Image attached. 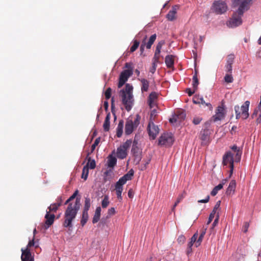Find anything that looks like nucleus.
Segmentation results:
<instances>
[{"mask_svg":"<svg viewBox=\"0 0 261 261\" xmlns=\"http://www.w3.org/2000/svg\"><path fill=\"white\" fill-rule=\"evenodd\" d=\"M80 199L76 198L74 203H69L65 211L63 225L64 227H72V221L75 219L79 210L80 208Z\"/></svg>","mask_w":261,"mask_h":261,"instance_id":"f257e3e1","label":"nucleus"},{"mask_svg":"<svg viewBox=\"0 0 261 261\" xmlns=\"http://www.w3.org/2000/svg\"><path fill=\"white\" fill-rule=\"evenodd\" d=\"M133 87L129 84H126L125 89L120 90L122 103L127 111H129L133 105L134 99L133 95Z\"/></svg>","mask_w":261,"mask_h":261,"instance_id":"f03ea898","label":"nucleus"},{"mask_svg":"<svg viewBox=\"0 0 261 261\" xmlns=\"http://www.w3.org/2000/svg\"><path fill=\"white\" fill-rule=\"evenodd\" d=\"M249 105L250 102L247 100L241 107L239 106L234 107L236 119H238L242 117L243 119H246L249 117Z\"/></svg>","mask_w":261,"mask_h":261,"instance_id":"7ed1b4c3","label":"nucleus"},{"mask_svg":"<svg viewBox=\"0 0 261 261\" xmlns=\"http://www.w3.org/2000/svg\"><path fill=\"white\" fill-rule=\"evenodd\" d=\"M210 122H206L204 125V128L200 132L199 138L201 141L202 145H207L210 142V135L212 132L210 129Z\"/></svg>","mask_w":261,"mask_h":261,"instance_id":"20e7f679","label":"nucleus"},{"mask_svg":"<svg viewBox=\"0 0 261 261\" xmlns=\"http://www.w3.org/2000/svg\"><path fill=\"white\" fill-rule=\"evenodd\" d=\"M235 162L234 158L230 151L226 152L223 156L222 164L224 166L228 165L230 167L229 175L228 178H230L233 171V163Z\"/></svg>","mask_w":261,"mask_h":261,"instance_id":"39448f33","label":"nucleus"},{"mask_svg":"<svg viewBox=\"0 0 261 261\" xmlns=\"http://www.w3.org/2000/svg\"><path fill=\"white\" fill-rule=\"evenodd\" d=\"M252 0H233V5L234 6L239 5L237 10L240 15H243L245 11H247L251 4Z\"/></svg>","mask_w":261,"mask_h":261,"instance_id":"423d86ee","label":"nucleus"},{"mask_svg":"<svg viewBox=\"0 0 261 261\" xmlns=\"http://www.w3.org/2000/svg\"><path fill=\"white\" fill-rule=\"evenodd\" d=\"M174 139L171 133H164L159 138V145L170 146L172 145Z\"/></svg>","mask_w":261,"mask_h":261,"instance_id":"0eeeda50","label":"nucleus"},{"mask_svg":"<svg viewBox=\"0 0 261 261\" xmlns=\"http://www.w3.org/2000/svg\"><path fill=\"white\" fill-rule=\"evenodd\" d=\"M213 9L217 14H221L226 11L227 7L225 3L219 1L213 3Z\"/></svg>","mask_w":261,"mask_h":261,"instance_id":"6e6552de","label":"nucleus"},{"mask_svg":"<svg viewBox=\"0 0 261 261\" xmlns=\"http://www.w3.org/2000/svg\"><path fill=\"white\" fill-rule=\"evenodd\" d=\"M132 74L133 71L131 70H123L120 74L118 87L121 88Z\"/></svg>","mask_w":261,"mask_h":261,"instance_id":"1a4fd4ad","label":"nucleus"},{"mask_svg":"<svg viewBox=\"0 0 261 261\" xmlns=\"http://www.w3.org/2000/svg\"><path fill=\"white\" fill-rule=\"evenodd\" d=\"M238 11L234 13L232 18L229 21V26L230 27H236L241 25L242 23V16Z\"/></svg>","mask_w":261,"mask_h":261,"instance_id":"9d476101","label":"nucleus"},{"mask_svg":"<svg viewBox=\"0 0 261 261\" xmlns=\"http://www.w3.org/2000/svg\"><path fill=\"white\" fill-rule=\"evenodd\" d=\"M147 129L150 137L154 140L159 132L158 126L155 125L153 122L149 121L147 126Z\"/></svg>","mask_w":261,"mask_h":261,"instance_id":"9b49d317","label":"nucleus"},{"mask_svg":"<svg viewBox=\"0 0 261 261\" xmlns=\"http://www.w3.org/2000/svg\"><path fill=\"white\" fill-rule=\"evenodd\" d=\"M225 111L223 106H219L216 111V114L213 116L212 119L214 122L221 120L225 117Z\"/></svg>","mask_w":261,"mask_h":261,"instance_id":"f8f14e48","label":"nucleus"},{"mask_svg":"<svg viewBox=\"0 0 261 261\" xmlns=\"http://www.w3.org/2000/svg\"><path fill=\"white\" fill-rule=\"evenodd\" d=\"M21 259L22 261H34L33 258L32 257L30 250L28 248L21 249Z\"/></svg>","mask_w":261,"mask_h":261,"instance_id":"ddd939ff","label":"nucleus"},{"mask_svg":"<svg viewBox=\"0 0 261 261\" xmlns=\"http://www.w3.org/2000/svg\"><path fill=\"white\" fill-rule=\"evenodd\" d=\"M179 7L178 5H174L172 7L171 10L169 11L166 15V18L168 20L173 21L176 19V14Z\"/></svg>","mask_w":261,"mask_h":261,"instance_id":"4468645a","label":"nucleus"},{"mask_svg":"<svg viewBox=\"0 0 261 261\" xmlns=\"http://www.w3.org/2000/svg\"><path fill=\"white\" fill-rule=\"evenodd\" d=\"M158 97V94L155 92H152L149 95L148 97L147 102L150 109H152L154 106H155L156 103L155 101Z\"/></svg>","mask_w":261,"mask_h":261,"instance_id":"2eb2a0df","label":"nucleus"},{"mask_svg":"<svg viewBox=\"0 0 261 261\" xmlns=\"http://www.w3.org/2000/svg\"><path fill=\"white\" fill-rule=\"evenodd\" d=\"M135 128L136 127L133 125V120H127L125 125V134L126 135H129L133 132Z\"/></svg>","mask_w":261,"mask_h":261,"instance_id":"dca6fc26","label":"nucleus"},{"mask_svg":"<svg viewBox=\"0 0 261 261\" xmlns=\"http://www.w3.org/2000/svg\"><path fill=\"white\" fill-rule=\"evenodd\" d=\"M45 218L46 220L45 222L46 228H48L54 223L55 218V215L53 214H50L49 213L46 212V215L45 216Z\"/></svg>","mask_w":261,"mask_h":261,"instance_id":"f3484780","label":"nucleus"},{"mask_svg":"<svg viewBox=\"0 0 261 261\" xmlns=\"http://www.w3.org/2000/svg\"><path fill=\"white\" fill-rule=\"evenodd\" d=\"M221 201H218L216 204L215 205V206L212 212V213L210 214L208 218V220L206 224L208 225L210 224L211 222L212 221L213 219H214L215 217V215L216 214L217 210L219 208L220 206Z\"/></svg>","mask_w":261,"mask_h":261,"instance_id":"a211bd4d","label":"nucleus"},{"mask_svg":"<svg viewBox=\"0 0 261 261\" xmlns=\"http://www.w3.org/2000/svg\"><path fill=\"white\" fill-rule=\"evenodd\" d=\"M236 188V182L235 180H232L229 182V186L226 191L227 195H233L234 193Z\"/></svg>","mask_w":261,"mask_h":261,"instance_id":"6ab92c4d","label":"nucleus"},{"mask_svg":"<svg viewBox=\"0 0 261 261\" xmlns=\"http://www.w3.org/2000/svg\"><path fill=\"white\" fill-rule=\"evenodd\" d=\"M134 171L133 169H130L126 174L124 175L122 177L119 178L120 182H123L125 184L127 180L132 179V176L134 175Z\"/></svg>","mask_w":261,"mask_h":261,"instance_id":"aec40b11","label":"nucleus"},{"mask_svg":"<svg viewBox=\"0 0 261 261\" xmlns=\"http://www.w3.org/2000/svg\"><path fill=\"white\" fill-rule=\"evenodd\" d=\"M231 148L236 153L234 157L235 162H239L241 160L242 151L236 145L232 146Z\"/></svg>","mask_w":261,"mask_h":261,"instance_id":"412c9836","label":"nucleus"},{"mask_svg":"<svg viewBox=\"0 0 261 261\" xmlns=\"http://www.w3.org/2000/svg\"><path fill=\"white\" fill-rule=\"evenodd\" d=\"M141 83V92L144 93V92L148 91L149 89V82L148 80L145 79H139Z\"/></svg>","mask_w":261,"mask_h":261,"instance_id":"4be33fe9","label":"nucleus"},{"mask_svg":"<svg viewBox=\"0 0 261 261\" xmlns=\"http://www.w3.org/2000/svg\"><path fill=\"white\" fill-rule=\"evenodd\" d=\"M117 156L120 159H123L125 158L127 155V150L119 147L117 149Z\"/></svg>","mask_w":261,"mask_h":261,"instance_id":"5701e85b","label":"nucleus"},{"mask_svg":"<svg viewBox=\"0 0 261 261\" xmlns=\"http://www.w3.org/2000/svg\"><path fill=\"white\" fill-rule=\"evenodd\" d=\"M206 229H207V228L204 227H203L201 228V229H200L199 237L195 244V246L196 247H198L201 244V243L203 240V237H204V235L205 234Z\"/></svg>","mask_w":261,"mask_h":261,"instance_id":"b1692460","label":"nucleus"},{"mask_svg":"<svg viewBox=\"0 0 261 261\" xmlns=\"http://www.w3.org/2000/svg\"><path fill=\"white\" fill-rule=\"evenodd\" d=\"M174 57L173 55H167L165 57V62L168 68H171L174 65Z\"/></svg>","mask_w":261,"mask_h":261,"instance_id":"393cba45","label":"nucleus"},{"mask_svg":"<svg viewBox=\"0 0 261 261\" xmlns=\"http://www.w3.org/2000/svg\"><path fill=\"white\" fill-rule=\"evenodd\" d=\"M110 118L111 114L110 113H108L106 116L103 124V128L105 132H108L110 129Z\"/></svg>","mask_w":261,"mask_h":261,"instance_id":"a878e982","label":"nucleus"},{"mask_svg":"<svg viewBox=\"0 0 261 261\" xmlns=\"http://www.w3.org/2000/svg\"><path fill=\"white\" fill-rule=\"evenodd\" d=\"M116 158L115 156H113L112 155H109L108 157V166L110 168H113L114 166L116 165Z\"/></svg>","mask_w":261,"mask_h":261,"instance_id":"bb28decb","label":"nucleus"},{"mask_svg":"<svg viewBox=\"0 0 261 261\" xmlns=\"http://www.w3.org/2000/svg\"><path fill=\"white\" fill-rule=\"evenodd\" d=\"M123 129V121L121 120L119 121L117 129H116V136L117 137L120 138L122 136Z\"/></svg>","mask_w":261,"mask_h":261,"instance_id":"cd10ccee","label":"nucleus"},{"mask_svg":"<svg viewBox=\"0 0 261 261\" xmlns=\"http://www.w3.org/2000/svg\"><path fill=\"white\" fill-rule=\"evenodd\" d=\"M193 102L195 104H205L212 107V105L210 103H205L202 97L194 96L193 98Z\"/></svg>","mask_w":261,"mask_h":261,"instance_id":"c85d7f7f","label":"nucleus"},{"mask_svg":"<svg viewBox=\"0 0 261 261\" xmlns=\"http://www.w3.org/2000/svg\"><path fill=\"white\" fill-rule=\"evenodd\" d=\"M100 213H101V207L98 206L96 207L94 215L93 218L92 222L93 223H95L97 222L100 219Z\"/></svg>","mask_w":261,"mask_h":261,"instance_id":"c756f323","label":"nucleus"},{"mask_svg":"<svg viewBox=\"0 0 261 261\" xmlns=\"http://www.w3.org/2000/svg\"><path fill=\"white\" fill-rule=\"evenodd\" d=\"M156 38V35L155 34L152 35L150 37L147 43H146V47L147 49H150L151 48L152 45L153 44Z\"/></svg>","mask_w":261,"mask_h":261,"instance_id":"7c9ffc66","label":"nucleus"},{"mask_svg":"<svg viewBox=\"0 0 261 261\" xmlns=\"http://www.w3.org/2000/svg\"><path fill=\"white\" fill-rule=\"evenodd\" d=\"M89 174V163H87V165L85 166L82 170V178L85 180L87 179Z\"/></svg>","mask_w":261,"mask_h":261,"instance_id":"2f4dec72","label":"nucleus"},{"mask_svg":"<svg viewBox=\"0 0 261 261\" xmlns=\"http://www.w3.org/2000/svg\"><path fill=\"white\" fill-rule=\"evenodd\" d=\"M60 207V203L57 204L56 203H54L53 204H51L48 207V211H46V212L48 213L50 212H54L56 213L57 210H58V208Z\"/></svg>","mask_w":261,"mask_h":261,"instance_id":"473e14b6","label":"nucleus"},{"mask_svg":"<svg viewBox=\"0 0 261 261\" xmlns=\"http://www.w3.org/2000/svg\"><path fill=\"white\" fill-rule=\"evenodd\" d=\"M88 212L83 211L82 217L81 221V224L83 226L86 223L88 219Z\"/></svg>","mask_w":261,"mask_h":261,"instance_id":"72a5a7b5","label":"nucleus"},{"mask_svg":"<svg viewBox=\"0 0 261 261\" xmlns=\"http://www.w3.org/2000/svg\"><path fill=\"white\" fill-rule=\"evenodd\" d=\"M90 201L91 200L89 197H87L85 198V203L83 211L88 212L91 205Z\"/></svg>","mask_w":261,"mask_h":261,"instance_id":"f704fd0d","label":"nucleus"},{"mask_svg":"<svg viewBox=\"0 0 261 261\" xmlns=\"http://www.w3.org/2000/svg\"><path fill=\"white\" fill-rule=\"evenodd\" d=\"M175 117L177 118V120L179 119V121H181L186 118V113L184 111H178L176 112Z\"/></svg>","mask_w":261,"mask_h":261,"instance_id":"c9c22d12","label":"nucleus"},{"mask_svg":"<svg viewBox=\"0 0 261 261\" xmlns=\"http://www.w3.org/2000/svg\"><path fill=\"white\" fill-rule=\"evenodd\" d=\"M124 185L123 182H120V180H118L115 185L116 193H122L123 191V186Z\"/></svg>","mask_w":261,"mask_h":261,"instance_id":"e433bc0d","label":"nucleus"},{"mask_svg":"<svg viewBox=\"0 0 261 261\" xmlns=\"http://www.w3.org/2000/svg\"><path fill=\"white\" fill-rule=\"evenodd\" d=\"M109 198L108 195H105L101 202V206L102 208H106L109 204Z\"/></svg>","mask_w":261,"mask_h":261,"instance_id":"4c0bfd02","label":"nucleus"},{"mask_svg":"<svg viewBox=\"0 0 261 261\" xmlns=\"http://www.w3.org/2000/svg\"><path fill=\"white\" fill-rule=\"evenodd\" d=\"M140 44V42L139 41L137 40H134L133 41V45L130 48V52L133 53L139 47Z\"/></svg>","mask_w":261,"mask_h":261,"instance_id":"58836bf2","label":"nucleus"},{"mask_svg":"<svg viewBox=\"0 0 261 261\" xmlns=\"http://www.w3.org/2000/svg\"><path fill=\"white\" fill-rule=\"evenodd\" d=\"M165 43V42L164 40H161L160 42H158V43L156 45V49H155V52H156V54H160L161 50L162 49V47L163 45H164Z\"/></svg>","mask_w":261,"mask_h":261,"instance_id":"ea45409f","label":"nucleus"},{"mask_svg":"<svg viewBox=\"0 0 261 261\" xmlns=\"http://www.w3.org/2000/svg\"><path fill=\"white\" fill-rule=\"evenodd\" d=\"M222 189V187L221 185H218V186H216L213 190L211 191V194L213 196H215L217 195L218 191Z\"/></svg>","mask_w":261,"mask_h":261,"instance_id":"a19ab883","label":"nucleus"},{"mask_svg":"<svg viewBox=\"0 0 261 261\" xmlns=\"http://www.w3.org/2000/svg\"><path fill=\"white\" fill-rule=\"evenodd\" d=\"M193 89L194 90H197L198 88V85L199 84V81L197 77H196V75H193Z\"/></svg>","mask_w":261,"mask_h":261,"instance_id":"79ce46f5","label":"nucleus"},{"mask_svg":"<svg viewBox=\"0 0 261 261\" xmlns=\"http://www.w3.org/2000/svg\"><path fill=\"white\" fill-rule=\"evenodd\" d=\"M132 143V140H127L125 143L123 144L122 145H121L120 147L127 150L130 146Z\"/></svg>","mask_w":261,"mask_h":261,"instance_id":"37998d69","label":"nucleus"},{"mask_svg":"<svg viewBox=\"0 0 261 261\" xmlns=\"http://www.w3.org/2000/svg\"><path fill=\"white\" fill-rule=\"evenodd\" d=\"M100 141V138L98 137L96 138L94 141V143L91 146V153L93 152L95 150V147L98 145Z\"/></svg>","mask_w":261,"mask_h":261,"instance_id":"c03bdc74","label":"nucleus"},{"mask_svg":"<svg viewBox=\"0 0 261 261\" xmlns=\"http://www.w3.org/2000/svg\"><path fill=\"white\" fill-rule=\"evenodd\" d=\"M234 56L232 54L229 55L227 56L226 64L232 65L234 62Z\"/></svg>","mask_w":261,"mask_h":261,"instance_id":"a18cd8bd","label":"nucleus"},{"mask_svg":"<svg viewBox=\"0 0 261 261\" xmlns=\"http://www.w3.org/2000/svg\"><path fill=\"white\" fill-rule=\"evenodd\" d=\"M88 161V163H89V168L91 169H94L96 166L95 161L94 160H91V158H89Z\"/></svg>","mask_w":261,"mask_h":261,"instance_id":"49530a36","label":"nucleus"},{"mask_svg":"<svg viewBox=\"0 0 261 261\" xmlns=\"http://www.w3.org/2000/svg\"><path fill=\"white\" fill-rule=\"evenodd\" d=\"M225 82L227 83H232L233 81V77L231 75V73L227 74L225 75L224 77Z\"/></svg>","mask_w":261,"mask_h":261,"instance_id":"de8ad7c7","label":"nucleus"},{"mask_svg":"<svg viewBox=\"0 0 261 261\" xmlns=\"http://www.w3.org/2000/svg\"><path fill=\"white\" fill-rule=\"evenodd\" d=\"M157 115V112L156 110L154 109L151 111L150 113V121H152L155 119V118Z\"/></svg>","mask_w":261,"mask_h":261,"instance_id":"09e8293b","label":"nucleus"},{"mask_svg":"<svg viewBox=\"0 0 261 261\" xmlns=\"http://www.w3.org/2000/svg\"><path fill=\"white\" fill-rule=\"evenodd\" d=\"M141 118L139 115H137L136 116V118L135 119L134 121H133V125L134 126H135L136 128L138 126V125L140 123V120Z\"/></svg>","mask_w":261,"mask_h":261,"instance_id":"8fccbe9b","label":"nucleus"},{"mask_svg":"<svg viewBox=\"0 0 261 261\" xmlns=\"http://www.w3.org/2000/svg\"><path fill=\"white\" fill-rule=\"evenodd\" d=\"M259 113V110H258V107L256 108L254 110L253 113L252 114L251 117L252 119L257 118L258 116V114Z\"/></svg>","mask_w":261,"mask_h":261,"instance_id":"3c124183","label":"nucleus"},{"mask_svg":"<svg viewBox=\"0 0 261 261\" xmlns=\"http://www.w3.org/2000/svg\"><path fill=\"white\" fill-rule=\"evenodd\" d=\"M112 89L111 88H108L105 93V97L107 99H109L111 96Z\"/></svg>","mask_w":261,"mask_h":261,"instance_id":"603ef678","label":"nucleus"},{"mask_svg":"<svg viewBox=\"0 0 261 261\" xmlns=\"http://www.w3.org/2000/svg\"><path fill=\"white\" fill-rule=\"evenodd\" d=\"M160 54H156V52L155 51L153 58L152 59V62L155 63H158L159 62L160 59Z\"/></svg>","mask_w":261,"mask_h":261,"instance_id":"864d4df0","label":"nucleus"},{"mask_svg":"<svg viewBox=\"0 0 261 261\" xmlns=\"http://www.w3.org/2000/svg\"><path fill=\"white\" fill-rule=\"evenodd\" d=\"M146 38H147V36H145L142 42V44L140 46V51H141V53H142L144 51V46H146L145 40L146 39Z\"/></svg>","mask_w":261,"mask_h":261,"instance_id":"5fc2aeb1","label":"nucleus"},{"mask_svg":"<svg viewBox=\"0 0 261 261\" xmlns=\"http://www.w3.org/2000/svg\"><path fill=\"white\" fill-rule=\"evenodd\" d=\"M202 120V118L199 117H196L194 118L193 122L194 124L197 125L200 123Z\"/></svg>","mask_w":261,"mask_h":261,"instance_id":"6e6d98bb","label":"nucleus"},{"mask_svg":"<svg viewBox=\"0 0 261 261\" xmlns=\"http://www.w3.org/2000/svg\"><path fill=\"white\" fill-rule=\"evenodd\" d=\"M133 64L131 62H127L125 64V67L127 68L126 70H131L133 71Z\"/></svg>","mask_w":261,"mask_h":261,"instance_id":"4d7b16f0","label":"nucleus"},{"mask_svg":"<svg viewBox=\"0 0 261 261\" xmlns=\"http://www.w3.org/2000/svg\"><path fill=\"white\" fill-rule=\"evenodd\" d=\"M134 162H136V164H139L141 161V157L139 154H136V155H134Z\"/></svg>","mask_w":261,"mask_h":261,"instance_id":"13d9d810","label":"nucleus"},{"mask_svg":"<svg viewBox=\"0 0 261 261\" xmlns=\"http://www.w3.org/2000/svg\"><path fill=\"white\" fill-rule=\"evenodd\" d=\"M226 71L229 73H231L232 67V65L226 64L225 65Z\"/></svg>","mask_w":261,"mask_h":261,"instance_id":"bf43d9fd","label":"nucleus"},{"mask_svg":"<svg viewBox=\"0 0 261 261\" xmlns=\"http://www.w3.org/2000/svg\"><path fill=\"white\" fill-rule=\"evenodd\" d=\"M198 231H197L193 234V236L191 238V241H192V242H194V243L196 242H196L197 241V239L198 238Z\"/></svg>","mask_w":261,"mask_h":261,"instance_id":"052dcab7","label":"nucleus"},{"mask_svg":"<svg viewBox=\"0 0 261 261\" xmlns=\"http://www.w3.org/2000/svg\"><path fill=\"white\" fill-rule=\"evenodd\" d=\"M249 226V223L247 222H245L244 224V225L243 226V231L244 232H246L248 231Z\"/></svg>","mask_w":261,"mask_h":261,"instance_id":"680f3d73","label":"nucleus"},{"mask_svg":"<svg viewBox=\"0 0 261 261\" xmlns=\"http://www.w3.org/2000/svg\"><path fill=\"white\" fill-rule=\"evenodd\" d=\"M79 193V191L77 190H75L73 194L68 198L69 200L72 201L73 200L76 196Z\"/></svg>","mask_w":261,"mask_h":261,"instance_id":"e2e57ef3","label":"nucleus"},{"mask_svg":"<svg viewBox=\"0 0 261 261\" xmlns=\"http://www.w3.org/2000/svg\"><path fill=\"white\" fill-rule=\"evenodd\" d=\"M186 195V193L185 191H184L182 193H181L178 196L177 200H179L180 202L185 198Z\"/></svg>","mask_w":261,"mask_h":261,"instance_id":"0e129e2a","label":"nucleus"},{"mask_svg":"<svg viewBox=\"0 0 261 261\" xmlns=\"http://www.w3.org/2000/svg\"><path fill=\"white\" fill-rule=\"evenodd\" d=\"M197 90H194V89L192 90L190 88H188L186 89V92L188 94L189 96H192L196 91Z\"/></svg>","mask_w":261,"mask_h":261,"instance_id":"69168bd1","label":"nucleus"},{"mask_svg":"<svg viewBox=\"0 0 261 261\" xmlns=\"http://www.w3.org/2000/svg\"><path fill=\"white\" fill-rule=\"evenodd\" d=\"M116 213L115 209L114 207H111L108 210V215L111 216L113 215Z\"/></svg>","mask_w":261,"mask_h":261,"instance_id":"338daca9","label":"nucleus"},{"mask_svg":"<svg viewBox=\"0 0 261 261\" xmlns=\"http://www.w3.org/2000/svg\"><path fill=\"white\" fill-rule=\"evenodd\" d=\"M261 122V111H259V113L258 114V116L256 119V123L257 124H258L260 123Z\"/></svg>","mask_w":261,"mask_h":261,"instance_id":"774afa93","label":"nucleus"}]
</instances>
